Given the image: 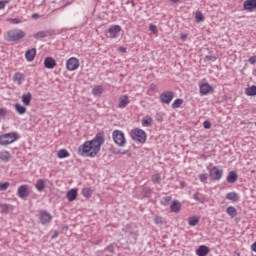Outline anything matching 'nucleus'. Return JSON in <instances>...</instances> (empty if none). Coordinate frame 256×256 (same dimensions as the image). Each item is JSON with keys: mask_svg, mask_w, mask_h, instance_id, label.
<instances>
[{"mask_svg": "<svg viewBox=\"0 0 256 256\" xmlns=\"http://www.w3.org/2000/svg\"><path fill=\"white\" fill-rule=\"evenodd\" d=\"M105 143V134L99 132L91 141H86L78 148V153L83 157H97V153L101 151V145Z\"/></svg>", "mask_w": 256, "mask_h": 256, "instance_id": "f257e3e1", "label": "nucleus"}, {"mask_svg": "<svg viewBox=\"0 0 256 256\" xmlns=\"http://www.w3.org/2000/svg\"><path fill=\"white\" fill-rule=\"evenodd\" d=\"M25 32L20 29H14V30H9L6 35L5 39L6 41H20V39H23L25 37Z\"/></svg>", "mask_w": 256, "mask_h": 256, "instance_id": "f03ea898", "label": "nucleus"}, {"mask_svg": "<svg viewBox=\"0 0 256 256\" xmlns=\"http://www.w3.org/2000/svg\"><path fill=\"white\" fill-rule=\"evenodd\" d=\"M131 138L133 141H137L138 143H145L147 141V133L144 130L135 128L130 132Z\"/></svg>", "mask_w": 256, "mask_h": 256, "instance_id": "7ed1b4c3", "label": "nucleus"}, {"mask_svg": "<svg viewBox=\"0 0 256 256\" xmlns=\"http://www.w3.org/2000/svg\"><path fill=\"white\" fill-rule=\"evenodd\" d=\"M112 139L118 147H125V143H127V140H125V134L121 130H114L112 133Z\"/></svg>", "mask_w": 256, "mask_h": 256, "instance_id": "20e7f679", "label": "nucleus"}, {"mask_svg": "<svg viewBox=\"0 0 256 256\" xmlns=\"http://www.w3.org/2000/svg\"><path fill=\"white\" fill-rule=\"evenodd\" d=\"M15 141H17V134H15V132H10L0 136V145H11V143H15Z\"/></svg>", "mask_w": 256, "mask_h": 256, "instance_id": "39448f33", "label": "nucleus"}, {"mask_svg": "<svg viewBox=\"0 0 256 256\" xmlns=\"http://www.w3.org/2000/svg\"><path fill=\"white\" fill-rule=\"evenodd\" d=\"M209 177L211 181H220L221 177H223V169H219V167L214 166L209 170Z\"/></svg>", "mask_w": 256, "mask_h": 256, "instance_id": "423d86ee", "label": "nucleus"}, {"mask_svg": "<svg viewBox=\"0 0 256 256\" xmlns=\"http://www.w3.org/2000/svg\"><path fill=\"white\" fill-rule=\"evenodd\" d=\"M79 65V59L71 57L66 62V69L68 71H77V69H79Z\"/></svg>", "mask_w": 256, "mask_h": 256, "instance_id": "0eeeda50", "label": "nucleus"}, {"mask_svg": "<svg viewBox=\"0 0 256 256\" xmlns=\"http://www.w3.org/2000/svg\"><path fill=\"white\" fill-rule=\"evenodd\" d=\"M173 97H175V92L165 91L162 94H160L161 103H165L166 105H169V103L173 101Z\"/></svg>", "mask_w": 256, "mask_h": 256, "instance_id": "6e6552de", "label": "nucleus"}, {"mask_svg": "<svg viewBox=\"0 0 256 256\" xmlns=\"http://www.w3.org/2000/svg\"><path fill=\"white\" fill-rule=\"evenodd\" d=\"M53 220V216L47 211H41L39 214V221L41 225H49Z\"/></svg>", "mask_w": 256, "mask_h": 256, "instance_id": "1a4fd4ad", "label": "nucleus"}, {"mask_svg": "<svg viewBox=\"0 0 256 256\" xmlns=\"http://www.w3.org/2000/svg\"><path fill=\"white\" fill-rule=\"evenodd\" d=\"M119 33H121V26L119 25H113L108 29L110 39H117V37H119Z\"/></svg>", "mask_w": 256, "mask_h": 256, "instance_id": "9d476101", "label": "nucleus"}, {"mask_svg": "<svg viewBox=\"0 0 256 256\" xmlns=\"http://www.w3.org/2000/svg\"><path fill=\"white\" fill-rule=\"evenodd\" d=\"M29 193H30L29 186L24 184L18 188L17 195H18V197H20V199H26V197L29 195Z\"/></svg>", "mask_w": 256, "mask_h": 256, "instance_id": "9b49d317", "label": "nucleus"}, {"mask_svg": "<svg viewBox=\"0 0 256 256\" xmlns=\"http://www.w3.org/2000/svg\"><path fill=\"white\" fill-rule=\"evenodd\" d=\"M44 67L46 69H55L57 67V61L53 57H46L44 59Z\"/></svg>", "mask_w": 256, "mask_h": 256, "instance_id": "f8f14e48", "label": "nucleus"}, {"mask_svg": "<svg viewBox=\"0 0 256 256\" xmlns=\"http://www.w3.org/2000/svg\"><path fill=\"white\" fill-rule=\"evenodd\" d=\"M213 93V86L209 83H204L200 85V95H207Z\"/></svg>", "mask_w": 256, "mask_h": 256, "instance_id": "ddd939ff", "label": "nucleus"}, {"mask_svg": "<svg viewBox=\"0 0 256 256\" xmlns=\"http://www.w3.org/2000/svg\"><path fill=\"white\" fill-rule=\"evenodd\" d=\"M129 103H131V101L129 100V96L122 95L119 98L118 107H119V109H125V107H127L129 105Z\"/></svg>", "mask_w": 256, "mask_h": 256, "instance_id": "4468645a", "label": "nucleus"}, {"mask_svg": "<svg viewBox=\"0 0 256 256\" xmlns=\"http://www.w3.org/2000/svg\"><path fill=\"white\" fill-rule=\"evenodd\" d=\"M244 9L246 11L253 12L256 9V0H246L244 1Z\"/></svg>", "mask_w": 256, "mask_h": 256, "instance_id": "2eb2a0df", "label": "nucleus"}, {"mask_svg": "<svg viewBox=\"0 0 256 256\" xmlns=\"http://www.w3.org/2000/svg\"><path fill=\"white\" fill-rule=\"evenodd\" d=\"M36 55H37V49L32 48L26 51L25 58L27 59V61L31 62L35 59Z\"/></svg>", "mask_w": 256, "mask_h": 256, "instance_id": "dca6fc26", "label": "nucleus"}, {"mask_svg": "<svg viewBox=\"0 0 256 256\" xmlns=\"http://www.w3.org/2000/svg\"><path fill=\"white\" fill-rule=\"evenodd\" d=\"M32 99L33 95L31 94V92H27L22 95V103H24L26 107H29L31 105Z\"/></svg>", "mask_w": 256, "mask_h": 256, "instance_id": "f3484780", "label": "nucleus"}, {"mask_svg": "<svg viewBox=\"0 0 256 256\" xmlns=\"http://www.w3.org/2000/svg\"><path fill=\"white\" fill-rule=\"evenodd\" d=\"M196 255H198V256L209 255V247H207L205 245L199 246L198 249L196 250Z\"/></svg>", "mask_w": 256, "mask_h": 256, "instance_id": "a211bd4d", "label": "nucleus"}, {"mask_svg": "<svg viewBox=\"0 0 256 256\" xmlns=\"http://www.w3.org/2000/svg\"><path fill=\"white\" fill-rule=\"evenodd\" d=\"M13 81L14 83H17V85H22L23 81H25V74H22L20 72L15 73Z\"/></svg>", "mask_w": 256, "mask_h": 256, "instance_id": "6ab92c4d", "label": "nucleus"}, {"mask_svg": "<svg viewBox=\"0 0 256 256\" xmlns=\"http://www.w3.org/2000/svg\"><path fill=\"white\" fill-rule=\"evenodd\" d=\"M66 197L68 201H70V203L75 201V199H77V189L72 188L71 190H69L66 194Z\"/></svg>", "mask_w": 256, "mask_h": 256, "instance_id": "aec40b11", "label": "nucleus"}, {"mask_svg": "<svg viewBox=\"0 0 256 256\" xmlns=\"http://www.w3.org/2000/svg\"><path fill=\"white\" fill-rule=\"evenodd\" d=\"M170 211L172 213H179V211H181V202L177 200L173 201L170 205Z\"/></svg>", "mask_w": 256, "mask_h": 256, "instance_id": "412c9836", "label": "nucleus"}, {"mask_svg": "<svg viewBox=\"0 0 256 256\" xmlns=\"http://www.w3.org/2000/svg\"><path fill=\"white\" fill-rule=\"evenodd\" d=\"M226 199H228V201H233V203H237V201H239V194L236 192H229L226 194Z\"/></svg>", "mask_w": 256, "mask_h": 256, "instance_id": "4be33fe9", "label": "nucleus"}, {"mask_svg": "<svg viewBox=\"0 0 256 256\" xmlns=\"http://www.w3.org/2000/svg\"><path fill=\"white\" fill-rule=\"evenodd\" d=\"M238 179L237 172L231 171L227 176V183H236Z\"/></svg>", "mask_w": 256, "mask_h": 256, "instance_id": "5701e85b", "label": "nucleus"}, {"mask_svg": "<svg viewBox=\"0 0 256 256\" xmlns=\"http://www.w3.org/2000/svg\"><path fill=\"white\" fill-rule=\"evenodd\" d=\"M15 110L19 115H25V113H27V108L19 103L15 104Z\"/></svg>", "mask_w": 256, "mask_h": 256, "instance_id": "b1692460", "label": "nucleus"}, {"mask_svg": "<svg viewBox=\"0 0 256 256\" xmlns=\"http://www.w3.org/2000/svg\"><path fill=\"white\" fill-rule=\"evenodd\" d=\"M11 159V154L8 151L0 152V160L7 163Z\"/></svg>", "mask_w": 256, "mask_h": 256, "instance_id": "393cba45", "label": "nucleus"}, {"mask_svg": "<svg viewBox=\"0 0 256 256\" xmlns=\"http://www.w3.org/2000/svg\"><path fill=\"white\" fill-rule=\"evenodd\" d=\"M227 215L230 217H237V208L233 206H229L226 210Z\"/></svg>", "mask_w": 256, "mask_h": 256, "instance_id": "a878e982", "label": "nucleus"}, {"mask_svg": "<svg viewBox=\"0 0 256 256\" xmlns=\"http://www.w3.org/2000/svg\"><path fill=\"white\" fill-rule=\"evenodd\" d=\"M35 187H36L37 191H39V192L43 191V189H45V180H43V179L37 180Z\"/></svg>", "mask_w": 256, "mask_h": 256, "instance_id": "bb28decb", "label": "nucleus"}, {"mask_svg": "<svg viewBox=\"0 0 256 256\" xmlns=\"http://www.w3.org/2000/svg\"><path fill=\"white\" fill-rule=\"evenodd\" d=\"M246 95H248V97H255V95H256V86L253 85L251 87L246 88Z\"/></svg>", "mask_w": 256, "mask_h": 256, "instance_id": "cd10ccee", "label": "nucleus"}, {"mask_svg": "<svg viewBox=\"0 0 256 256\" xmlns=\"http://www.w3.org/2000/svg\"><path fill=\"white\" fill-rule=\"evenodd\" d=\"M58 159H66V157H69V151L66 149H61L57 153Z\"/></svg>", "mask_w": 256, "mask_h": 256, "instance_id": "c85d7f7f", "label": "nucleus"}, {"mask_svg": "<svg viewBox=\"0 0 256 256\" xmlns=\"http://www.w3.org/2000/svg\"><path fill=\"white\" fill-rule=\"evenodd\" d=\"M153 123V118L147 116L144 119H142V126L143 127H151Z\"/></svg>", "mask_w": 256, "mask_h": 256, "instance_id": "c756f323", "label": "nucleus"}, {"mask_svg": "<svg viewBox=\"0 0 256 256\" xmlns=\"http://www.w3.org/2000/svg\"><path fill=\"white\" fill-rule=\"evenodd\" d=\"M199 223V218L196 216H191L188 218V224L190 227H195Z\"/></svg>", "mask_w": 256, "mask_h": 256, "instance_id": "7c9ffc66", "label": "nucleus"}, {"mask_svg": "<svg viewBox=\"0 0 256 256\" xmlns=\"http://www.w3.org/2000/svg\"><path fill=\"white\" fill-rule=\"evenodd\" d=\"M161 174L157 173L152 175V183H154V185H161Z\"/></svg>", "mask_w": 256, "mask_h": 256, "instance_id": "2f4dec72", "label": "nucleus"}, {"mask_svg": "<svg viewBox=\"0 0 256 256\" xmlns=\"http://www.w3.org/2000/svg\"><path fill=\"white\" fill-rule=\"evenodd\" d=\"M1 213H9L10 209H13V205L11 204H0Z\"/></svg>", "mask_w": 256, "mask_h": 256, "instance_id": "473e14b6", "label": "nucleus"}, {"mask_svg": "<svg viewBox=\"0 0 256 256\" xmlns=\"http://www.w3.org/2000/svg\"><path fill=\"white\" fill-rule=\"evenodd\" d=\"M35 39H44V37H49L48 31H39L34 35Z\"/></svg>", "mask_w": 256, "mask_h": 256, "instance_id": "72a5a7b5", "label": "nucleus"}, {"mask_svg": "<svg viewBox=\"0 0 256 256\" xmlns=\"http://www.w3.org/2000/svg\"><path fill=\"white\" fill-rule=\"evenodd\" d=\"M195 21L196 23H203V21H205V17L201 11L196 12Z\"/></svg>", "mask_w": 256, "mask_h": 256, "instance_id": "f704fd0d", "label": "nucleus"}, {"mask_svg": "<svg viewBox=\"0 0 256 256\" xmlns=\"http://www.w3.org/2000/svg\"><path fill=\"white\" fill-rule=\"evenodd\" d=\"M82 195L86 197V199H89L91 195H93V190H91V188H84L82 190Z\"/></svg>", "mask_w": 256, "mask_h": 256, "instance_id": "c9c22d12", "label": "nucleus"}, {"mask_svg": "<svg viewBox=\"0 0 256 256\" xmlns=\"http://www.w3.org/2000/svg\"><path fill=\"white\" fill-rule=\"evenodd\" d=\"M122 231L126 233L127 237H132L134 239V243L137 241V233L128 231L127 229L123 228Z\"/></svg>", "mask_w": 256, "mask_h": 256, "instance_id": "e433bc0d", "label": "nucleus"}, {"mask_svg": "<svg viewBox=\"0 0 256 256\" xmlns=\"http://www.w3.org/2000/svg\"><path fill=\"white\" fill-rule=\"evenodd\" d=\"M101 93H103V86H101V85H98L92 89L93 95L97 96V95H101Z\"/></svg>", "mask_w": 256, "mask_h": 256, "instance_id": "4c0bfd02", "label": "nucleus"}, {"mask_svg": "<svg viewBox=\"0 0 256 256\" xmlns=\"http://www.w3.org/2000/svg\"><path fill=\"white\" fill-rule=\"evenodd\" d=\"M152 192L153 191L151 190V188L145 187L142 189L141 195H142V197H151Z\"/></svg>", "mask_w": 256, "mask_h": 256, "instance_id": "58836bf2", "label": "nucleus"}, {"mask_svg": "<svg viewBox=\"0 0 256 256\" xmlns=\"http://www.w3.org/2000/svg\"><path fill=\"white\" fill-rule=\"evenodd\" d=\"M193 199H195V201H198V203H205V197H203V195L199 194V193H195L193 194Z\"/></svg>", "mask_w": 256, "mask_h": 256, "instance_id": "ea45409f", "label": "nucleus"}, {"mask_svg": "<svg viewBox=\"0 0 256 256\" xmlns=\"http://www.w3.org/2000/svg\"><path fill=\"white\" fill-rule=\"evenodd\" d=\"M183 103V99L178 98L172 103V109H179L181 107V104Z\"/></svg>", "mask_w": 256, "mask_h": 256, "instance_id": "a19ab883", "label": "nucleus"}, {"mask_svg": "<svg viewBox=\"0 0 256 256\" xmlns=\"http://www.w3.org/2000/svg\"><path fill=\"white\" fill-rule=\"evenodd\" d=\"M112 153H113L114 155H127V154L131 155V153L129 152V150H126V151H124V152H121V150H112Z\"/></svg>", "mask_w": 256, "mask_h": 256, "instance_id": "79ce46f5", "label": "nucleus"}, {"mask_svg": "<svg viewBox=\"0 0 256 256\" xmlns=\"http://www.w3.org/2000/svg\"><path fill=\"white\" fill-rule=\"evenodd\" d=\"M171 196H166L161 200V205L167 206L169 205V202L171 201Z\"/></svg>", "mask_w": 256, "mask_h": 256, "instance_id": "37998d69", "label": "nucleus"}, {"mask_svg": "<svg viewBox=\"0 0 256 256\" xmlns=\"http://www.w3.org/2000/svg\"><path fill=\"white\" fill-rule=\"evenodd\" d=\"M9 185V182L0 183V191H7V189H9Z\"/></svg>", "mask_w": 256, "mask_h": 256, "instance_id": "c03bdc74", "label": "nucleus"}, {"mask_svg": "<svg viewBox=\"0 0 256 256\" xmlns=\"http://www.w3.org/2000/svg\"><path fill=\"white\" fill-rule=\"evenodd\" d=\"M154 222L156 225H163V218L160 216H157L154 218Z\"/></svg>", "mask_w": 256, "mask_h": 256, "instance_id": "a18cd8bd", "label": "nucleus"}, {"mask_svg": "<svg viewBox=\"0 0 256 256\" xmlns=\"http://www.w3.org/2000/svg\"><path fill=\"white\" fill-rule=\"evenodd\" d=\"M9 0H0V10L5 9V6L8 5Z\"/></svg>", "mask_w": 256, "mask_h": 256, "instance_id": "49530a36", "label": "nucleus"}, {"mask_svg": "<svg viewBox=\"0 0 256 256\" xmlns=\"http://www.w3.org/2000/svg\"><path fill=\"white\" fill-rule=\"evenodd\" d=\"M205 61H217V57L213 55H207L205 56Z\"/></svg>", "mask_w": 256, "mask_h": 256, "instance_id": "de8ad7c7", "label": "nucleus"}, {"mask_svg": "<svg viewBox=\"0 0 256 256\" xmlns=\"http://www.w3.org/2000/svg\"><path fill=\"white\" fill-rule=\"evenodd\" d=\"M204 129H211V122L209 120H206L203 122Z\"/></svg>", "mask_w": 256, "mask_h": 256, "instance_id": "09e8293b", "label": "nucleus"}, {"mask_svg": "<svg viewBox=\"0 0 256 256\" xmlns=\"http://www.w3.org/2000/svg\"><path fill=\"white\" fill-rule=\"evenodd\" d=\"M9 22L17 25V24L21 23V20H19V18H11V19H9Z\"/></svg>", "mask_w": 256, "mask_h": 256, "instance_id": "8fccbe9b", "label": "nucleus"}, {"mask_svg": "<svg viewBox=\"0 0 256 256\" xmlns=\"http://www.w3.org/2000/svg\"><path fill=\"white\" fill-rule=\"evenodd\" d=\"M199 179L201 183H205V181H207V174H200Z\"/></svg>", "mask_w": 256, "mask_h": 256, "instance_id": "3c124183", "label": "nucleus"}, {"mask_svg": "<svg viewBox=\"0 0 256 256\" xmlns=\"http://www.w3.org/2000/svg\"><path fill=\"white\" fill-rule=\"evenodd\" d=\"M106 251H109V253H115V248L113 247V244H110L106 247Z\"/></svg>", "mask_w": 256, "mask_h": 256, "instance_id": "603ef678", "label": "nucleus"}, {"mask_svg": "<svg viewBox=\"0 0 256 256\" xmlns=\"http://www.w3.org/2000/svg\"><path fill=\"white\" fill-rule=\"evenodd\" d=\"M7 115V109L0 108V117H5Z\"/></svg>", "mask_w": 256, "mask_h": 256, "instance_id": "864d4df0", "label": "nucleus"}, {"mask_svg": "<svg viewBox=\"0 0 256 256\" xmlns=\"http://www.w3.org/2000/svg\"><path fill=\"white\" fill-rule=\"evenodd\" d=\"M249 63H251V65H255L256 63V56H252L249 58Z\"/></svg>", "mask_w": 256, "mask_h": 256, "instance_id": "5fc2aeb1", "label": "nucleus"}, {"mask_svg": "<svg viewBox=\"0 0 256 256\" xmlns=\"http://www.w3.org/2000/svg\"><path fill=\"white\" fill-rule=\"evenodd\" d=\"M150 31L152 32V33H157V26H155V25H150Z\"/></svg>", "mask_w": 256, "mask_h": 256, "instance_id": "6e6d98bb", "label": "nucleus"}, {"mask_svg": "<svg viewBox=\"0 0 256 256\" xmlns=\"http://www.w3.org/2000/svg\"><path fill=\"white\" fill-rule=\"evenodd\" d=\"M119 51H120V53H127V48H125V47H120V48H119Z\"/></svg>", "mask_w": 256, "mask_h": 256, "instance_id": "4d7b16f0", "label": "nucleus"}, {"mask_svg": "<svg viewBox=\"0 0 256 256\" xmlns=\"http://www.w3.org/2000/svg\"><path fill=\"white\" fill-rule=\"evenodd\" d=\"M32 19H39V14H32Z\"/></svg>", "mask_w": 256, "mask_h": 256, "instance_id": "13d9d810", "label": "nucleus"}, {"mask_svg": "<svg viewBox=\"0 0 256 256\" xmlns=\"http://www.w3.org/2000/svg\"><path fill=\"white\" fill-rule=\"evenodd\" d=\"M58 236H59V233L55 232L54 235L52 236V239H55V237H58Z\"/></svg>", "mask_w": 256, "mask_h": 256, "instance_id": "bf43d9fd", "label": "nucleus"}, {"mask_svg": "<svg viewBox=\"0 0 256 256\" xmlns=\"http://www.w3.org/2000/svg\"><path fill=\"white\" fill-rule=\"evenodd\" d=\"M172 3H179L181 0H170Z\"/></svg>", "mask_w": 256, "mask_h": 256, "instance_id": "052dcab7", "label": "nucleus"}, {"mask_svg": "<svg viewBox=\"0 0 256 256\" xmlns=\"http://www.w3.org/2000/svg\"><path fill=\"white\" fill-rule=\"evenodd\" d=\"M255 127H256V122H255Z\"/></svg>", "mask_w": 256, "mask_h": 256, "instance_id": "680f3d73", "label": "nucleus"}, {"mask_svg": "<svg viewBox=\"0 0 256 256\" xmlns=\"http://www.w3.org/2000/svg\"><path fill=\"white\" fill-rule=\"evenodd\" d=\"M238 256H240V255L238 254Z\"/></svg>", "mask_w": 256, "mask_h": 256, "instance_id": "e2e57ef3", "label": "nucleus"}]
</instances>
